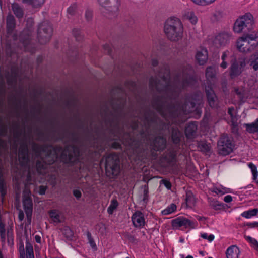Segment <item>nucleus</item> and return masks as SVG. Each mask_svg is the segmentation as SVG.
<instances>
[{
	"instance_id": "obj_1",
	"label": "nucleus",
	"mask_w": 258,
	"mask_h": 258,
	"mask_svg": "<svg viewBox=\"0 0 258 258\" xmlns=\"http://www.w3.org/2000/svg\"><path fill=\"white\" fill-rule=\"evenodd\" d=\"M23 207L25 210L26 219L24 227V236L26 239V248L22 242L19 244L18 249L20 258H34L32 245L29 242L31 235L30 225L31 222L32 213V200L31 197L30 190L26 188L23 193Z\"/></svg>"
},
{
	"instance_id": "obj_2",
	"label": "nucleus",
	"mask_w": 258,
	"mask_h": 258,
	"mask_svg": "<svg viewBox=\"0 0 258 258\" xmlns=\"http://www.w3.org/2000/svg\"><path fill=\"white\" fill-rule=\"evenodd\" d=\"M164 31L169 39L177 41L182 37L183 26L178 18L171 17L165 22Z\"/></svg>"
},
{
	"instance_id": "obj_3",
	"label": "nucleus",
	"mask_w": 258,
	"mask_h": 258,
	"mask_svg": "<svg viewBox=\"0 0 258 258\" xmlns=\"http://www.w3.org/2000/svg\"><path fill=\"white\" fill-rule=\"evenodd\" d=\"M258 43V32H252L240 37L237 41V48L242 52L247 53L253 50Z\"/></svg>"
},
{
	"instance_id": "obj_4",
	"label": "nucleus",
	"mask_w": 258,
	"mask_h": 258,
	"mask_svg": "<svg viewBox=\"0 0 258 258\" xmlns=\"http://www.w3.org/2000/svg\"><path fill=\"white\" fill-rule=\"evenodd\" d=\"M105 169L108 176H116L119 173L120 167L117 155L111 154L106 158Z\"/></svg>"
},
{
	"instance_id": "obj_5",
	"label": "nucleus",
	"mask_w": 258,
	"mask_h": 258,
	"mask_svg": "<svg viewBox=\"0 0 258 258\" xmlns=\"http://www.w3.org/2000/svg\"><path fill=\"white\" fill-rule=\"evenodd\" d=\"M220 154L226 155L230 154L233 149L234 146L227 136L220 139L218 142Z\"/></svg>"
},
{
	"instance_id": "obj_6",
	"label": "nucleus",
	"mask_w": 258,
	"mask_h": 258,
	"mask_svg": "<svg viewBox=\"0 0 258 258\" xmlns=\"http://www.w3.org/2000/svg\"><path fill=\"white\" fill-rule=\"evenodd\" d=\"M172 225L175 228H179L182 227L194 228L193 223L189 220L183 217H178L173 220Z\"/></svg>"
},
{
	"instance_id": "obj_7",
	"label": "nucleus",
	"mask_w": 258,
	"mask_h": 258,
	"mask_svg": "<svg viewBox=\"0 0 258 258\" xmlns=\"http://www.w3.org/2000/svg\"><path fill=\"white\" fill-rule=\"evenodd\" d=\"M100 5L109 12H115L118 9L119 3V0H104Z\"/></svg>"
},
{
	"instance_id": "obj_8",
	"label": "nucleus",
	"mask_w": 258,
	"mask_h": 258,
	"mask_svg": "<svg viewBox=\"0 0 258 258\" xmlns=\"http://www.w3.org/2000/svg\"><path fill=\"white\" fill-rule=\"evenodd\" d=\"M229 40V35L226 33L220 34L217 35L213 40V44L217 48L225 46Z\"/></svg>"
},
{
	"instance_id": "obj_9",
	"label": "nucleus",
	"mask_w": 258,
	"mask_h": 258,
	"mask_svg": "<svg viewBox=\"0 0 258 258\" xmlns=\"http://www.w3.org/2000/svg\"><path fill=\"white\" fill-rule=\"evenodd\" d=\"M132 220L134 225L136 227H141L145 223L143 214L139 212H136L132 217Z\"/></svg>"
},
{
	"instance_id": "obj_10",
	"label": "nucleus",
	"mask_w": 258,
	"mask_h": 258,
	"mask_svg": "<svg viewBox=\"0 0 258 258\" xmlns=\"http://www.w3.org/2000/svg\"><path fill=\"white\" fill-rule=\"evenodd\" d=\"M196 58L199 64L205 63L208 59L207 50L204 48H200L197 52Z\"/></svg>"
},
{
	"instance_id": "obj_11",
	"label": "nucleus",
	"mask_w": 258,
	"mask_h": 258,
	"mask_svg": "<svg viewBox=\"0 0 258 258\" xmlns=\"http://www.w3.org/2000/svg\"><path fill=\"white\" fill-rule=\"evenodd\" d=\"M240 253V250L238 246L232 245L227 249L226 256L227 258H239Z\"/></svg>"
},
{
	"instance_id": "obj_12",
	"label": "nucleus",
	"mask_w": 258,
	"mask_h": 258,
	"mask_svg": "<svg viewBox=\"0 0 258 258\" xmlns=\"http://www.w3.org/2000/svg\"><path fill=\"white\" fill-rule=\"evenodd\" d=\"M49 215L51 220L54 223H60L64 220L62 214L57 210H50Z\"/></svg>"
},
{
	"instance_id": "obj_13",
	"label": "nucleus",
	"mask_w": 258,
	"mask_h": 258,
	"mask_svg": "<svg viewBox=\"0 0 258 258\" xmlns=\"http://www.w3.org/2000/svg\"><path fill=\"white\" fill-rule=\"evenodd\" d=\"M242 71V69L239 68L236 60H235L232 62L230 71V75L231 78H233L238 76Z\"/></svg>"
},
{
	"instance_id": "obj_14",
	"label": "nucleus",
	"mask_w": 258,
	"mask_h": 258,
	"mask_svg": "<svg viewBox=\"0 0 258 258\" xmlns=\"http://www.w3.org/2000/svg\"><path fill=\"white\" fill-rule=\"evenodd\" d=\"M183 19L188 20L192 25H196L198 22V18L194 12L191 11H185L183 14Z\"/></svg>"
},
{
	"instance_id": "obj_15",
	"label": "nucleus",
	"mask_w": 258,
	"mask_h": 258,
	"mask_svg": "<svg viewBox=\"0 0 258 258\" xmlns=\"http://www.w3.org/2000/svg\"><path fill=\"white\" fill-rule=\"evenodd\" d=\"M231 54L229 51H225L223 52L221 56L222 62L220 64V67L222 69H226L228 65L229 61L231 60Z\"/></svg>"
},
{
	"instance_id": "obj_16",
	"label": "nucleus",
	"mask_w": 258,
	"mask_h": 258,
	"mask_svg": "<svg viewBox=\"0 0 258 258\" xmlns=\"http://www.w3.org/2000/svg\"><path fill=\"white\" fill-rule=\"evenodd\" d=\"M212 191L217 194L220 195L232 192V190L230 188L225 187L221 185L214 186L212 188Z\"/></svg>"
},
{
	"instance_id": "obj_17",
	"label": "nucleus",
	"mask_w": 258,
	"mask_h": 258,
	"mask_svg": "<svg viewBox=\"0 0 258 258\" xmlns=\"http://www.w3.org/2000/svg\"><path fill=\"white\" fill-rule=\"evenodd\" d=\"M238 19L242 21V24H244L245 27L251 25L253 21V16L249 13L246 14L245 15L239 17Z\"/></svg>"
},
{
	"instance_id": "obj_18",
	"label": "nucleus",
	"mask_w": 258,
	"mask_h": 258,
	"mask_svg": "<svg viewBox=\"0 0 258 258\" xmlns=\"http://www.w3.org/2000/svg\"><path fill=\"white\" fill-rule=\"evenodd\" d=\"M185 202L187 207L192 208L196 204V200L193 194L190 191H187Z\"/></svg>"
},
{
	"instance_id": "obj_19",
	"label": "nucleus",
	"mask_w": 258,
	"mask_h": 258,
	"mask_svg": "<svg viewBox=\"0 0 258 258\" xmlns=\"http://www.w3.org/2000/svg\"><path fill=\"white\" fill-rule=\"evenodd\" d=\"M258 213V209L254 208L244 211L241 214V216L246 219H250L253 216H256Z\"/></svg>"
},
{
	"instance_id": "obj_20",
	"label": "nucleus",
	"mask_w": 258,
	"mask_h": 258,
	"mask_svg": "<svg viewBox=\"0 0 258 258\" xmlns=\"http://www.w3.org/2000/svg\"><path fill=\"white\" fill-rule=\"evenodd\" d=\"M246 131L249 133L258 132V118L252 123L245 124Z\"/></svg>"
},
{
	"instance_id": "obj_21",
	"label": "nucleus",
	"mask_w": 258,
	"mask_h": 258,
	"mask_svg": "<svg viewBox=\"0 0 258 258\" xmlns=\"http://www.w3.org/2000/svg\"><path fill=\"white\" fill-rule=\"evenodd\" d=\"M250 66L254 71L258 70V52L253 54L249 60Z\"/></svg>"
},
{
	"instance_id": "obj_22",
	"label": "nucleus",
	"mask_w": 258,
	"mask_h": 258,
	"mask_svg": "<svg viewBox=\"0 0 258 258\" xmlns=\"http://www.w3.org/2000/svg\"><path fill=\"white\" fill-rule=\"evenodd\" d=\"M177 209V206L174 204H171L169 205L166 208L163 210L161 211V214L162 215H168L174 213L176 211Z\"/></svg>"
},
{
	"instance_id": "obj_23",
	"label": "nucleus",
	"mask_w": 258,
	"mask_h": 258,
	"mask_svg": "<svg viewBox=\"0 0 258 258\" xmlns=\"http://www.w3.org/2000/svg\"><path fill=\"white\" fill-rule=\"evenodd\" d=\"M228 114L230 116L232 125L234 127L237 125V117L236 115L235 110L233 108H230L228 109Z\"/></svg>"
},
{
	"instance_id": "obj_24",
	"label": "nucleus",
	"mask_w": 258,
	"mask_h": 258,
	"mask_svg": "<svg viewBox=\"0 0 258 258\" xmlns=\"http://www.w3.org/2000/svg\"><path fill=\"white\" fill-rule=\"evenodd\" d=\"M245 27H246L242 24V21L237 19L234 23L233 30L236 33H240Z\"/></svg>"
},
{
	"instance_id": "obj_25",
	"label": "nucleus",
	"mask_w": 258,
	"mask_h": 258,
	"mask_svg": "<svg viewBox=\"0 0 258 258\" xmlns=\"http://www.w3.org/2000/svg\"><path fill=\"white\" fill-rule=\"evenodd\" d=\"M207 98L209 101V105L214 107L215 106V102L216 101V97L213 91L207 92Z\"/></svg>"
},
{
	"instance_id": "obj_26",
	"label": "nucleus",
	"mask_w": 258,
	"mask_h": 258,
	"mask_svg": "<svg viewBox=\"0 0 258 258\" xmlns=\"http://www.w3.org/2000/svg\"><path fill=\"white\" fill-rule=\"evenodd\" d=\"M7 25L9 32L11 31L15 26L14 18L11 15H9L7 17Z\"/></svg>"
},
{
	"instance_id": "obj_27",
	"label": "nucleus",
	"mask_w": 258,
	"mask_h": 258,
	"mask_svg": "<svg viewBox=\"0 0 258 258\" xmlns=\"http://www.w3.org/2000/svg\"><path fill=\"white\" fill-rule=\"evenodd\" d=\"M12 9L18 18H21L23 15V12L22 9L16 4H13L12 5Z\"/></svg>"
},
{
	"instance_id": "obj_28",
	"label": "nucleus",
	"mask_w": 258,
	"mask_h": 258,
	"mask_svg": "<svg viewBox=\"0 0 258 258\" xmlns=\"http://www.w3.org/2000/svg\"><path fill=\"white\" fill-rule=\"evenodd\" d=\"M45 0H23V3L32 5L33 7H36L42 5Z\"/></svg>"
},
{
	"instance_id": "obj_29",
	"label": "nucleus",
	"mask_w": 258,
	"mask_h": 258,
	"mask_svg": "<svg viewBox=\"0 0 258 258\" xmlns=\"http://www.w3.org/2000/svg\"><path fill=\"white\" fill-rule=\"evenodd\" d=\"M118 206V203L116 200L111 201V203L108 208L107 211L109 214H111Z\"/></svg>"
},
{
	"instance_id": "obj_30",
	"label": "nucleus",
	"mask_w": 258,
	"mask_h": 258,
	"mask_svg": "<svg viewBox=\"0 0 258 258\" xmlns=\"http://www.w3.org/2000/svg\"><path fill=\"white\" fill-rule=\"evenodd\" d=\"M195 4L201 5V6H205L207 5H209L213 2H214L215 0H191Z\"/></svg>"
},
{
	"instance_id": "obj_31",
	"label": "nucleus",
	"mask_w": 258,
	"mask_h": 258,
	"mask_svg": "<svg viewBox=\"0 0 258 258\" xmlns=\"http://www.w3.org/2000/svg\"><path fill=\"white\" fill-rule=\"evenodd\" d=\"M245 238L251 244V246L258 251V242L256 239L248 236H246Z\"/></svg>"
},
{
	"instance_id": "obj_32",
	"label": "nucleus",
	"mask_w": 258,
	"mask_h": 258,
	"mask_svg": "<svg viewBox=\"0 0 258 258\" xmlns=\"http://www.w3.org/2000/svg\"><path fill=\"white\" fill-rule=\"evenodd\" d=\"M210 205L216 210L220 209L223 208L222 204L216 200L210 201Z\"/></svg>"
},
{
	"instance_id": "obj_33",
	"label": "nucleus",
	"mask_w": 258,
	"mask_h": 258,
	"mask_svg": "<svg viewBox=\"0 0 258 258\" xmlns=\"http://www.w3.org/2000/svg\"><path fill=\"white\" fill-rule=\"evenodd\" d=\"M248 167L251 169L253 179H256L258 176V172L257 171L256 167L252 163H249L248 164Z\"/></svg>"
},
{
	"instance_id": "obj_34",
	"label": "nucleus",
	"mask_w": 258,
	"mask_h": 258,
	"mask_svg": "<svg viewBox=\"0 0 258 258\" xmlns=\"http://www.w3.org/2000/svg\"><path fill=\"white\" fill-rule=\"evenodd\" d=\"M215 74V70L214 68L210 67L207 69L206 76L207 78L212 77Z\"/></svg>"
},
{
	"instance_id": "obj_35",
	"label": "nucleus",
	"mask_w": 258,
	"mask_h": 258,
	"mask_svg": "<svg viewBox=\"0 0 258 258\" xmlns=\"http://www.w3.org/2000/svg\"><path fill=\"white\" fill-rule=\"evenodd\" d=\"M201 237L203 239H207L209 242L212 241L214 239V236L212 234H210L209 235L206 233H202Z\"/></svg>"
},
{
	"instance_id": "obj_36",
	"label": "nucleus",
	"mask_w": 258,
	"mask_h": 258,
	"mask_svg": "<svg viewBox=\"0 0 258 258\" xmlns=\"http://www.w3.org/2000/svg\"><path fill=\"white\" fill-rule=\"evenodd\" d=\"M237 63H238L239 68L241 69H242V71L243 70L244 68L246 66V61L245 58H241L239 59L237 61Z\"/></svg>"
},
{
	"instance_id": "obj_37",
	"label": "nucleus",
	"mask_w": 258,
	"mask_h": 258,
	"mask_svg": "<svg viewBox=\"0 0 258 258\" xmlns=\"http://www.w3.org/2000/svg\"><path fill=\"white\" fill-rule=\"evenodd\" d=\"M196 129V125L194 123L189 124V125L186 127L185 132L186 134H188V132H190L191 133L195 131Z\"/></svg>"
},
{
	"instance_id": "obj_38",
	"label": "nucleus",
	"mask_w": 258,
	"mask_h": 258,
	"mask_svg": "<svg viewBox=\"0 0 258 258\" xmlns=\"http://www.w3.org/2000/svg\"><path fill=\"white\" fill-rule=\"evenodd\" d=\"M0 234L2 239H5V228L3 224L0 223Z\"/></svg>"
},
{
	"instance_id": "obj_39",
	"label": "nucleus",
	"mask_w": 258,
	"mask_h": 258,
	"mask_svg": "<svg viewBox=\"0 0 258 258\" xmlns=\"http://www.w3.org/2000/svg\"><path fill=\"white\" fill-rule=\"evenodd\" d=\"M247 226L251 228L258 227V222H249L247 224Z\"/></svg>"
},
{
	"instance_id": "obj_40",
	"label": "nucleus",
	"mask_w": 258,
	"mask_h": 258,
	"mask_svg": "<svg viewBox=\"0 0 258 258\" xmlns=\"http://www.w3.org/2000/svg\"><path fill=\"white\" fill-rule=\"evenodd\" d=\"M64 234L67 237H71L72 235V231L69 228H67L64 229Z\"/></svg>"
},
{
	"instance_id": "obj_41",
	"label": "nucleus",
	"mask_w": 258,
	"mask_h": 258,
	"mask_svg": "<svg viewBox=\"0 0 258 258\" xmlns=\"http://www.w3.org/2000/svg\"><path fill=\"white\" fill-rule=\"evenodd\" d=\"M224 201L226 203H229L232 201V197L230 195L226 196L224 198Z\"/></svg>"
},
{
	"instance_id": "obj_42",
	"label": "nucleus",
	"mask_w": 258,
	"mask_h": 258,
	"mask_svg": "<svg viewBox=\"0 0 258 258\" xmlns=\"http://www.w3.org/2000/svg\"><path fill=\"white\" fill-rule=\"evenodd\" d=\"M163 183L168 189H170L171 185L169 181L164 180H163Z\"/></svg>"
},
{
	"instance_id": "obj_43",
	"label": "nucleus",
	"mask_w": 258,
	"mask_h": 258,
	"mask_svg": "<svg viewBox=\"0 0 258 258\" xmlns=\"http://www.w3.org/2000/svg\"><path fill=\"white\" fill-rule=\"evenodd\" d=\"M19 219L20 221H22L24 218V214L23 211H20L18 215Z\"/></svg>"
},
{
	"instance_id": "obj_44",
	"label": "nucleus",
	"mask_w": 258,
	"mask_h": 258,
	"mask_svg": "<svg viewBox=\"0 0 258 258\" xmlns=\"http://www.w3.org/2000/svg\"><path fill=\"white\" fill-rule=\"evenodd\" d=\"M74 195L76 198H79L81 196V192L79 190H75L74 191Z\"/></svg>"
},
{
	"instance_id": "obj_45",
	"label": "nucleus",
	"mask_w": 258,
	"mask_h": 258,
	"mask_svg": "<svg viewBox=\"0 0 258 258\" xmlns=\"http://www.w3.org/2000/svg\"><path fill=\"white\" fill-rule=\"evenodd\" d=\"M92 16V12L90 11H87L85 13L86 18L89 20Z\"/></svg>"
},
{
	"instance_id": "obj_46",
	"label": "nucleus",
	"mask_w": 258,
	"mask_h": 258,
	"mask_svg": "<svg viewBox=\"0 0 258 258\" xmlns=\"http://www.w3.org/2000/svg\"><path fill=\"white\" fill-rule=\"evenodd\" d=\"M45 190H46V188H45V187L41 186V187H40L39 193L40 195H43V194H44L45 193Z\"/></svg>"
},
{
	"instance_id": "obj_47",
	"label": "nucleus",
	"mask_w": 258,
	"mask_h": 258,
	"mask_svg": "<svg viewBox=\"0 0 258 258\" xmlns=\"http://www.w3.org/2000/svg\"><path fill=\"white\" fill-rule=\"evenodd\" d=\"M35 239L37 243H40L41 237L39 235H36L35 236Z\"/></svg>"
},
{
	"instance_id": "obj_48",
	"label": "nucleus",
	"mask_w": 258,
	"mask_h": 258,
	"mask_svg": "<svg viewBox=\"0 0 258 258\" xmlns=\"http://www.w3.org/2000/svg\"><path fill=\"white\" fill-rule=\"evenodd\" d=\"M204 151H208L209 149V146L208 144H205L203 146Z\"/></svg>"
},
{
	"instance_id": "obj_49",
	"label": "nucleus",
	"mask_w": 258,
	"mask_h": 258,
	"mask_svg": "<svg viewBox=\"0 0 258 258\" xmlns=\"http://www.w3.org/2000/svg\"><path fill=\"white\" fill-rule=\"evenodd\" d=\"M0 258H3V254H2L1 250H0Z\"/></svg>"
},
{
	"instance_id": "obj_50",
	"label": "nucleus",
	"mask_w": 258,
	"mask_h": 258,
	"mask_svg": "<svg viewBox=\"0 0 258 258\" xmlns=\"http://www.w3.org/2000/svg\"><path fill=\"white\" fill-rule=\"evenodd\" d=\"M186 258H194V257L191 255H188V256H186Z\"/></svg>"
},
{
	"instance_id": "obj_51",
	"label": "nucleus",
	"mask_w": 258,
	"mask_h": 258,
	"mask_svg": "<svg viewBox=\"0 0 258 258\" xmlns=\"http://www.w3.org/2000/svg\"><path fill=\"white\" fill-rule=\"evenodd\" d=\"M200 253L201 255H203V251H200Z\"/></svg>"
},
{
	"instance_id": "obj_52",
	"label": "nucleus",
	"mask_w": 258,
	"mask_h": 258,
	"mask_svg": "<svg viewBox=\"0 0 258 258\" xmlns=\"http://www.w3.org/2000/svg\"><path fill=\"white\" fill-rule=\"evenodd\" d=\"M19 158H21V155L20 154H19Z\"/></svg>"
},
{
	"instance_id": "obj_53",
	"label": "nucleus",
	"mask_w": 258,
	"mask_h": 258,
	"mask_svg": "<svg viewBox=\"0 0 258 258\" xmlns=\"http://www.w3.org/2000/svg\"><path fill=\"white\" fill-rule=\"evenodd\" d=\"M49 29H50V31H51V28L50 27L49 28Z\"/></svg>"
},
{
	"instance_id": "obj_54",
	"label": "nucleus",
	"mask_w": 258,
	"mask_h": 258,
	"mask_svg": "<svg viewBox=\"0 0 258 258\" xmlns=\"http://www.w3.org/2000/svg\"><path fill=\"white\" fill-rule=\"evenodd\" d=\"M70 9H71V8H69V9H68V11H70Z\"/></svg>"
},
{
	"instance_id": "obj_55",
	"label": "nucleus",
	"mask_w": 258,
	"mask_h": 258,
	"mask_svg": "<svg viewBox=\"0 0 258 258\" xmlns=\"http://www.w3.org/2000/svg\"><path fill=\"white\" fill-rule=\"evenodd\" d=\"M126 258H130V257H126Z\"/></svg>"
},
{
	"instance_id": "obj_56",
	"label": "nucleus",
	"mask_w": 258,
	"mask_h": 258,
	"mask_svg": "<svg viewBox=\"0 0 258 258\" xmlns=\"http://www.w3.org/2000/svg\"><path fill=\"white\" fill-rule=\"evenodd\" d=\"M22 2H23V0H22Z\"/></svg>"
}]
</instances>
